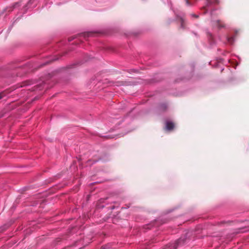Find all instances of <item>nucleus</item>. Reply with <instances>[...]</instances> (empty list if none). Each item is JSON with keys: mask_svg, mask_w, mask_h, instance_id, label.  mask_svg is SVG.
Instances as JSON below:
<instances>
[{"mask_svg": "<svg viewBox=\"0 0 249 249\" xmlns=\"http://www.w3.org/2000/svg\"><path fill=\"white\" fill-rule=\"evenodd\" d=\"M159 108L160 110L164 111L167 108V105L165 104H161L160 105Z\"/></svg>", "mask_w": 249, "mask_h": 249, "instance_id": "nucleus-7", "label": "nucleus"}, {"mask_svg": "<svg viewBox=\"0 0 249 249\" xmlns=\"http://www.w3.org/2000/svg\"><path fill=\"white\" fill-rule=\"evenodd\" d=\"M214 10L212 11L210 13V15L212 18L211 24L213 28L217 29L218 30H221V29H224L226 30H229L230 29L229 26L225 24L224 22L219 19H214L213 18V13Z\"/></svg>", "mask_w": 249, "mask_h": 249, "instance_id": "nucleus-1", "label": "nucleus"}, {"mask_svg": "<svg viewBox=\"0 0 249 249\" xmlns=\"http://www.w3.org/2000/svg\"><path fill=\"white\" fill-rule=\"evenodd\" d=\"M234 35L233 36H230L229 33L223 37H219V39L221 40L224 43H228L230 44H232L235 40V36L239 32V30H234Z\"/></svg>", "mask_w": 249, "mask_h": 249, "instance_id": "nucleus-2", "label": "nucleus"}, {"mask_svg": "<svg viewBox=\"0 0 249 249\" xmlns=\"http://www.w3.org/2000/svg\"><path fill=\"white\" fill-rule=\"evenodd\" d=\"M172 130H173L175 127V124L173 122H172Z\"/></svg>", "mask_w": 249, "mask_h": 249, "instance_id": "nucleus-12", "label": "nucleus"}, {"mask_svg": "<svg viewBox=\"0 0 249 249\" xmlns=\"http://www.w3.org/2000/svg\"><path fill=\"white\" fill-rule=\"evenodd\" d=\"M175 20L180 24L181 28H185V21L184 18V14L183 13L176 14Z\"/></svg>", "mask_w": 249, "mask_h": 249, "instance_id": "nucleus-4", "label": "nucleus"}, {"mask_svg": "<svg viewBox=\"0 0 249 249\" xmlns=\"http://www.w3.org/2000/svg\"><path fill=\"white\" fill-rule=\"evenodd\" d=\"M206 4L203 7V9L205 10L204 13H206L207 11L211 9L213 4H218L220 2L219 0H205Z\"/></svg>", "mask_w": 249, "mask_h": 249, "instance_id": "nucleus-3", "label": "nucleus"}, {"mask_svg": "<svg viewBox=\"0 0 249 249\" xmlns=\"http://www.w3.org/2000/svg\"><path fill=\"white\" fill-rule=\"evenodd\" d=\"M207 37L210 43V47L213 48L216 44V41L213 35L210 32H207Z\"/></svg>", "mask_w": 249, "mask_h": 249, "instance_id": "nucleus-5", "label": "nucleus"}, {"mask_svg": "<svg viewBox=\"0 0 249 249\" xmlns=\"http://www.w3.org/2000/svg\"><path fill=\"white\" fill-rule=\"evenodd\" d=\"M166 128L168 130H171V122L168 121L166 123Z\"/></svg>", "mask_w": 249, "mask_h": 249, "instance_id": "nucleus-9", "label": "nucleus"}, {"mask_svg": "<svg viewBox=\"0 0 249 249\" xmlns=\"http://www.w3.org/2000/svg\"><path fill=\"white\" fill-rule=\"evenodd\" d=\"M185 1H186V4L187 5H188V6L191 5V3L189 2V0H185Z\"/></svg>", "mask_w": 249, "mask_h": 249, "instance_id": "nucleus-11", "label": "nucleus"}, {"mask_svg": "<svg viewBox=\"0 0 249 249\" xmlns=\"http://www.w3.org/2000/svg\"><path fill=\"white\" fill-rule=\"evenodd\" d=\"M194 68H195V65L194 64H191V70H192V71L191 73H189V75L188 76V77L187 78H186L187 80L189 79L191 76H192L193 74H192V72L194 71Z\"/></svg>", "mask_w": 249, "mask_h": 249, "instance_id": "nucleus-8", "label": "nucleus"}, {"mask_svg": "<svg viewBox=\"0 0 249 249\" xmlns=\"http://www.w3.org/2000/svg\"><path fill=\"white\" fill-rule=\"evenodd\" d=\"M186 238L184 237H181L174 244L173 249H177L178 246H181L184 244L185 243Z\"/></svg>", "mask_w": 249, "mask_h": 249, "instance_id": "nucleus-6", "label": "nucleus"}, {"mask_svg": "<svg viewBox=\"0 0 249 249\" xmlns=\"http://www.w3.org/2000/svg\"><path fill=\"white\" fill-rule=\"evenodd\" d=\"M185 80H186V78H183L181 79V81H185Z\"/></svg>", "mask_w": 249, "mask_h": 249, "instance_id": "nucleus-13", "label": "nucleus"}, {"mask_svg": "<svg viewBox=\"0 0 249 249\" xmlns=\"http://www.w3.org/2000/svg\"><path fill=\"white\" fill-rule=\"evenodd\" d=\"M2 96L1 95V94H0V99L1 98Z\"/></svg>", "mask_w": 249, "mask_h": 249, "instance_id": "nucleus-14", "label": "nucleus"}, {"mask_svg": "<svg viewBox=\"0 0 249 249\" xmlns=\"http://www.w3.org/2000/svg\"><path fill=\"white\" fill-rule=\"evenodd\" d=\"M191 17L195 18H197L198 17V15L195 14H191Z\"/></svg>", "mask_w": 249, "mask_h": 249, "instance_id": "nucleus-10", "label": "nucleus"}]
</instances>
